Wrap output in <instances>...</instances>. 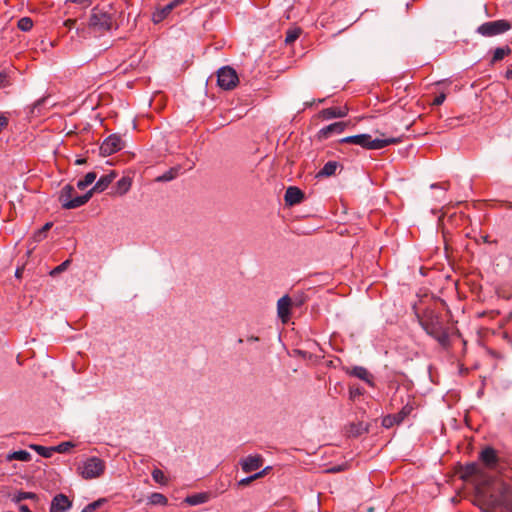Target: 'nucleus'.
<instances>
[{
    "label": "nucleus",
    "mask_w": 512,
    "mask_h": 512,
    "mask_svg": "<svg viewBox=\"0 0 512 512\" xmlns=\"http://www.w3.org/2000/svg\"><path fill=\"white\" fill-rule=\"evenodd\" d=\"M395 424H400V422L398 421L397 417L395 414L393 415H387L383 418L382 420V425L385 427V428H390L392 427L393 425Z\"/></svg>",
    "instance_id": "nucleus-33"
},
{
    "label": "nucleus",
    "mask_w": 512,
    "mask_h": 512,
    "mask_svg": "<svg viewBox=\"0 0 512 512\" xmlns=\"http://www.w3.org/2000/svg\"><path fill=\"white\" fill-rule=\"evenodd\" d=\"M506 77H507L508 79H512V70H508V71L506 72Z\"/></svg>",
    "instance_id": "nucleus-49"
},
{
    "label": "nucleus",
    "mask_w": 512,
    "mask_h": 512,
    "mask_svg": "<svg viewBox=\"0 0 512 512\" xmlns=\"http://www.w3.org/2000/svg\"><path fill=\"white\" fill-rule=\"evenodd\" d=\"M431 189L439 190V193H437L434 198L438 202H444L445 201V193L448 189V186L446 183H433L431 184Z\"/></svg>",
    "instance_id": "nucleus-24"
},
{
    "label": "nucleus",
    "mask_w": 512,
    "mask_h": 512,
    "mask_svg": "<svg viewBox=\"0 0 512 512\" xmlns=\"http://www.w3.org/2000/svg\"><path fill=\"white\" fill-rule=\"evenodd\" d=\"M412 410H413V406H412L411 404L407 403L406 405H404V406L402 407V409H401L398 413H396V414H395V415H396V417H397V419H398V421H399L400 423H401V422H403V421H404V419H405L408 415H410V413L412 412Z\"/></svg>",
    "instance_id": "nucleus-30"
},
{
    "label": "nucleus",
    "mask_w": 512,
    "mask_h": 512,
    "mask_svg": "<svg viewBox=\"0 0 512 512\" xmlns=\"http://www.w3.org/2000/svg\"><path fill=\"white\" fill-rule=\"evenodd\" d=\"M420 324L425 332L445 346L449 342V335L442 322L436 316L421 320Z\"/></svg>",
    "instance_id": "nucleus-4"
},
{
    "label": "nucleus",
    "mask_w": 512,
    "mask_h": 512,
    "mask_svg": "<svg viewBox=\"0 0 512 512\" xmlns=\"http://www.w3.org/2000/svg\"><path fill=\"white\" fill-rule=\"evenodd\" d=\"M19 510L21 512H32L27 505H20Z\"/></svg>",
    "instance_id": "nucleus-47"
},
{
    "label": "nucleus",
    "mask_w": 512,
    "mask_h": 512,
    "mask_svg": "<svg viewBox=\"0 0 512 512\" xmlns=\"http://www.w3.org/2000/svg\"><path fill=\"white\" fill-rule=\"evenodd\" d=\"M84 162H85V160H84V159H79V160H77V161H76V163H77V164H79V165H80V164H83Z\"/></svg>",
    "instance_id": "nucleus-51"
},
{
    "label": "nucleus",
    "mask_w": 512,
    "mask_h": 512,
    "mask_svg": "<svg viewBox=\"0 0 512 512\" xmlns=\"http://www.w3.org/2000/svg\"><path fill=\"white\" fill-rule=\"evenodd\" d=\"M9 75L5 71L0 72V88H6L10 86Z\"/></svg>",
    "instance_id": "nucleus-40"
},
{
    "label": "nucleus",
    "mask_w": 512,
    "mask_h": 512,
    "mask_svg": "<svg viewBox=\"0 0 512 512\" xmlns=\"http://www.w3.org/2000/svg\"><path fill=\"white\" fill-rule=\"evenodd\" d=\"M105 468V462L101 458L92 456L82 461L77 470L83 479L90 480L100 477Z\"/></svg>",
    "instance_id": "nucleus-5"
},
{
    "label": "nucleus",
    "mask_w": 512,
    "mask_h": 512,
    "mask_svg": "<svg viewBox=\"0 0 512 512\" xmlns=\"http://www.w3.org/2000/svg\"><path fill=\"white\" fill-rule=\"evenodd\" d=\"M123 148V141L119 135L108 136L100 146V154L103 156L112 155Z\"/></svg>",
    "instance_id": "nucleus-9"
},
{
    "label": "nucleus",
    "mask_w": 512,
    "mask_h": 512,
    "mask_svg": "<svg viewBox=\"0 0 512 512\" xmlns=\"http://www.w3.org/2000/svg\"><path fill=\"white\" fill-rule=\"evenodd\" d=\"M206 501L207 495L203 493L191 495L186 498V502L193 506L205 503Z\"/></svg>",
    "instance_id": "nucleus-28"
},
{
    "label": "nucleus",
    "mask_w": 512,
    "mask_h": 512,
    "mask_svg": "<svg viewBox=\"0 0 512 512\" xmlns=\"http://www.w3.org/2000/svg\"><path fill=\"white\" fill-rule=\"evenodd\" d=\"M292 300L288 295H284L277 302V314L283 323H287L290 319V308Z\"/></svg>",
    "instance_id": "nucleus-12"
},
{
    "label": "nucleus",
    "mask_w": 512,
    "mask_h": 512,
    "mask_svg": "<svg viewBox=\"0 0 512 512\" xmlns=\"http://www.w3.org/2000/svg\"><path fill=\"white\" fill-rule=\"evenodd\" d=\"M19 273H20V270H19V269H17V271H16V276H17V277L19 276Z\"/></svg>",
    "instance_id": "nucleus-52"
},
{
    "label": "nucleus",
    "mask_w": 512,
    "mask_h": 512,
    "mask_svg": "<svg viewBox=\"0 0 512 512\" xmlns=\"http://www.w3.org/2000/svg\"><path fill=\"white\" fill-rule=\"evenodd\" d=\"M89 25L97 31H108L112 28L113 17L110 13L95 7L92 9Z\"/></svg>",
    "instance_id": "nucleus-7"
},
{
    "label": "nucleus",
    "mask_w": 512,
    "mask_h": 512,
    "mask_svg": "<svg viewBox=\"0 0 512 512\" xmlns=\"http://www.w3.org/2000/svg\"><path fill=\"white\" fill-rule=\"evenodd\" d=\"M106 502V499L104 498H101V499H98L92 503H89L84 509L82 512H91V511H94L96 510L97 508H99L103 503Z\"/></svg>",
    "instance_id": "nucleus-37"
},
{
    "label": "nucleus",
    "mask_w": 512,
    "mask_h": 512,
    "mask_svg": "<svg viewBox=\"0 0 512 512\" xmlns=\"http://www.w3.org/2000/svg\"><path fill=\"white\" fill-rule=\"evenodd\" d=\"M52 226V223H46L42 229L39 231L38 235L39 237H41L42 235L44 236V234L51 228Z\"/></svg>",
    "instance_id": "nucleus-45"
},
{
    "label": "nucleus",
    "mask_w": 512,
    "mask_h": 512,
    "mask_svg": "<svg viewBox=\"0 0 512 512\" xmlns=\"http://www.w3.org/2000/svg\"><path fill=\"white\" fill-rule=\"evenodd\" d=\"M93 1L94 0H66V2H71V3L77 4V5L81 6L82 8L89 7L93 3Z\"/></svg>",
    "instance_id": "nucleus-41"
},
{
    "label": "nucleus",
    "mask_w": 512,
    "mask_h": 512,
    "mask_svg": "<svg viewBox=\"0 0 512 512\" xmlns=\"http://www.w3.org/2000/svg\"><path fill=\"white\" fill-rule=\"evenodd\" d=\"M342 144H354L360 146L367 150H380L386 146L391 144H395L399 142L397 138H385V139H372L370 134H357L352 136H347L339 140Z\"/></svg>",
    "instance_id": "nucleus-2"
},
{
    "label": "nucleus",
    "mask_w": 512,
    "mask_h": 512,
    "mask_svg": "<svg viewBox=\"0 0 512 512\" xmlns=\"http://www.w3.org/2000/svg\"><path fill=\"white\" fill-rule=\"evenodd\" d=\"M37 498V495L33 492H24V491H19L18 493H16L13 497V500L17 503H20L21 501L25 500V499H36Z\"/></svg>",
    "instance_id": "nucleus-31"
},
{
    "label": "nucleus",
    "mask_w": 512,
    "mask_h": 512,
    "mask_svg": "<svg viewBox=\"0 0 512 512\" xmlns=\"http://www.w3.org/2000/svg\"><path fill=\"white\" fill-rule=\"evenodd\" d=\"M117 174L115 171H111L108 174H105L101 176L98 181L95 183V185L88 191L91 192V197L93 196V193L97 192H103L108 188V186L113 182V180L116 178Z\"/></svg>",
    "instance_id": "nucleus-13"
},
{
    "label": "nucleus",
    "mask_w": 512,
    "mask_h": 512,
    "mask_svg": "<svg viewBox=\"0 0 512 512\" xmlns=\"http://www.w3.org/2000/svg\"><path fill=\"white\" fill-rule=\"evenodd\" d=\"M75 188L72 185H65L59 194V202L64 209H76L86 204L91 199V192L83 195H74Z\"/></svg>",
    "instance_id": "nucleus-3"
},
{
    "label": "nucleus",
    "mask_w": 512,
    "mask_h": 512,
    "mask_svg": "<svg viewBox=\"0 0 512 512\" xmlns=\"http://www.w3.org/2000/svg\"><path fill=\"white\" fill-rule=\"evenodd\" d=\"M304 199V193L296 186H290L286 189L284 200L287 205L293 206L299 204Z\"/></svg>",
    "instance_id": "nucleus-15"
},
{
    "label": "nucleus",
    "mask_w": 512,
    "mask_h": 512,
    "mask_svg": "<svg viewBox=\"0 0 512 512\" xmlns=\"http://www.w3.org/2000/svg\"><path fill=\"white\" fill-rule=\"evenodd\" d=\"M17 27L23 32H28L33 27V21L30 17H22L18 20Z\"/></svg>",
    "instance_id": "nucleus-29"
},
{
    "label": "nucleus",
    "mask_w": 512,
    "mask_h": 512,
    "mask_svg": "<svg viewBox=\"0 0 512 512\" xmlns=\"http://www.w3.org/2000/svg\"><path fill=\"white\" fill-rule=\"evenodd\" d=\"M347 113L348 108L346 106H335L323 109L320 115L323 119L330 120L333 118H343Z\"/></svg>",
    "instance_id": "nucleus-17"
},
{
    "label": "nucleus",
    "mask_w": 512,
    "mask_h": 512,
    "mask_svg": "<svg viewBox=\"0 0 512 512\" xmlns=\"http://www.w3.org/2000/svg\"><path fill=\"white\" fill-rule=\"evenodd\" d=\"M330 471L338 472V471H340V467H333V468L330 469Z\"/></svg>",
    "instance_id": "nucleus-50"
},
{
    "label": "nucleus",
    "mask_w": 512,
    "mask_h": 512,
    "mask_svg": "<svg viewBox=\"0 0 512 512\" xmlns=\"http://www.w3.org/2000/svg\"><path fill=\"white\" fill-rule=\"evenodd\" d=\"M31 458H32L31 454L26 450H19V451L11 452L6 457V459L8 461L18 460V461H22V462H28L31 460Z\"/></svg>",
    "instance_id": "nucleus-22"
},
{
    "label": "nucleus",
    "mask_w": 512,
    "mask_h": 512,
    "mask_svg": "<svg viewBox=\"0 0 512 512\" xmlns=\"http://www.w3.org/2000/svg\"><path fill=\"white\" fill-rule=\"evenodd\" d=\"M238 82H239L238 75L233 68H231L229 66H225L218 70L217 83L220 88H222L224 90H231L234 87H236Z\"/></svg>",
    "instance_id": "nucleus-8"
},
{
    "label": "nucleus",
    "mask_w": 512,
    "mask_h": 512,
    "mask_svg": "<svg viewBox=\"0 0 512 512\" xmlns=\"http://www.w3.org/2000/svg\"><path fill=\"white\" fill-rule=\"evenodd\" d=\"M72 447H74V444L72 442H62V443L58 444L57 446H54V452L66 453Z\"/></svg>",
    "instance_id": "nucleus-36"
},
{
    "label": "nucleus",
    "mask_w": 512,
    "mask_h": 512,
    "mask_svg": "<svg viewBox=\"0 0 512 512\" xmlns=\"http://www.w3.org/2000/svg\"><path fill=\"white\" fill-rule=\"evenodd\" d=\"M300 29H291L288 30L285 37V42L287 44L293 43L300 35Z\"/></svg>",
    "instance_id": "nucleus-34"
},
{
    "label": "nucleus",
    "mask_w": 512,
    "mask_h": 512,
    "mask_svg": "<svg viewBox=\"0 0 512 512\" xmlns=\"http://www.w3.org/2000/svg\"><path fill=\"white\" fill-rule=\"evenodd\" d=\"M9 119L8 117L0 112V132L8 126Z\"/></svg>",
    "instance_id": "nucleus-42"
},
{
    "label": "nucleus",
    "mask_w": 512,
    "mask_h": 512,
    "mask_svg": "<svg viewBox=\"0 0 512 512\" xmlns=\"http://www.w3.org/2000/svg\"><path fill=\"white\" fill-rule=\"evenodd\" d=\"M185 1L186 0H173L165 6L157 8L152 14V21L155 24L162 22L176 7L182 5Z\"/></svg>",
    "instance_id": "nucleus-10"
},
{
    "label": "nucleus",
    "mask_w": 512,
    "mask_h": 512,
    "mask_svg": "<svg viewBox=\"0 0 512 512\" xmlns=\"http://www.w3.org/2000/svg\"><path fill=\"white\" fill-rule=\"evenodd\" d=\"M249 483H250V482H249V480H248V478H247V477H246V478L241 479V480L238 482V484H239L240 486H246V485H248Z\"/></svg>",
    "instance_id": "nucleus-46"
},
{
    "label": "nucleus",
    "mask_w": 512,
    "mask_h": 512,
    "mask_svg": "<svg viewBox=\"0 0 512 512\" xmlns=\"http://www.w3.org/2000/svg\"><path fill=\"white\" fill-rule=\"evenodd\" d=\"M152 478L155 482L159 483V484H165L166 483V478H165V475L164 473L158 469V468H155L153 471H152Z\"/></svg>",
    "instance_id": "nucleus-35"
},
{
    "label": "nucleus",
    "mask_w": 512,
    "mask_h": 512,
    "mask_svg": "<svg viewBox=\"0 0 512 512\" xmlns=\"http://www.w3.org/2000/svg\"><path fill=\"white\" fill-rule=\"evenodd\" d=\"M71 507V501L64 494L56 495L50 506V512H66Z\"/></svg>",
    "instance_id": "nucleus-14"
},
{
    "label": "nucleus",
    "mask_w": 512,
    "mask_h": 512,
    "mask_svg": "<svg viewBox=\"0 0 512 512\" xmlns=\"http://www.w3.org/2000/svg\"><path fill=\"white\" fill-rule=\"evenodd\" d=\"M351 375L365 381L368 385L374 386L373 376L362 366H355L351 370Z\"/></svg>",
    "instance_id": "nucleus-19"
},
{
    "label": "nucleus",
    "mask_w": 512,
    "mask_h": 512,
    "mask_svg": "<svg viewBox=\"0 0 512 512\" xmlns=\"http://www.w3.org/2000/svg\"><path fill=\"white\" fill-rule=\"evenodd\" d=\"M30 447L35 450L40 456L45 458H50L54 453V446L53 447H46L42 445H30Z\"/></svg>",
    "instance_id": "nucleus-26"
},
{
    "label": "nucleus",
    "mask_w": 512,
    "mask_h": 512,
    "mask_svg": "<svg viewBox=\"0 0 512 512\" xmlns=\"http://www.w3.org/2000/svg\"><path fill=\"white\" fill-rule=\"evenodd\" d=\"M70 260L67 259L65 260L64 262H62L60 265H58L57 267H55L51 272H50V275L51 276H55L63 271H65L69 265H70Z\"/></svg>",
    "instance_id": "nucleus-38"
},
{
    "label": "nucleus",
    "mask_w": 512,
    "mask_h": 512,
    "mask_svg": "<svg viewBox=\"0 0 512 512\" xmlns=\"http://www.w3.org/2000/svg\"><path fill=\"white\" fill-rule=\"evenodd\" d=\"M259 340V338L257 336H250L248 337L247 341L248 342H257Z\"/></svg>",
    "instance_id": "nucleus-48"
},
{
    "label": "nucleus",
    "mask_w": 512,
    "mask_h": 512,
    "mask_svg": "<svg viewBox=\"0 0 512 512\" xmlns=\"http://www.w3.org/2000/svg\"><path fill=\"white\" fill-rule=\"evenodd\" d=\"M131 184H132V181L129 177H122L116 183V186L114 188V194H117L120 196L126 194L129 191Z\"/></svg>",
    "instance_id": "nucleus-20"
},
{
    "label": "nucleus",
    "mask_w": 512,
    "mask_h": 512,
    "mask_svg": "<svg viewBox=\"0 0 512 512\" xmlns=\"http://www.w3.org/2000/svg\"><path fill=\"white\" fill-rule=\"evenodd\" d=\"M465 472L469 476L477 475L480 473L479 465L477 463L467 464L465 467Z\"/></svg>",
    "instance_id": "nucleus-39"
},
{
    "label": "nucleus",
    "mask_w": 512,
    "mask_h": 512,
    "mask_svg": "<svg viewBox=\"0 0 512 512\" xmlns=\"http://www.w3.org/2000/svg\"><path fill=\"white\" fill-rule=\"evenodd\" d=\"M446 99V95L444 93H440L439 95H437L433 101V104L434 105H441Z\"/></svg>",
    "instance_id": "nucleus-43"
},
{
    "label": "nucleus",
    "mask_w": 512,
    "mask_h": 512,
    "mask_svg": "<svg viewBox=\"0 0 512 512\" xmlns=\"http://www.w3.org/2000/svg\"><path fill=\"white\" fill-rule=\"evenodd\" d=\"M339 163L336 161H328L323 168L318 172V177H329L336 173Z\"/></svg>",
    "instance_id": "nucleus-21"
},
{
    "label": "nucleus",
    "mask_w": 512,
    "mask_h": 512,
    "mask_svg": "<svg viewBox=\"0 0 512 512\" xmlns=\"http://www.w3.org/2000/svg\"><path fill=\"white\" fill-rule=\"evenodd\" d=\"M511 29V24L505 19L488 21L477 28V33L484 37H493L503 34Z\"/></svg>",
    "instance_id": "nucleus-6"
},
{
    "label": "nucleus",
    "mask_w": 512,
    "mask_h": 512,
    "mask_svg": "<svg viewBox=\"0 0 512 512\" xmlns=\"http://www.w3.org/2000/svg\"><path fill=\"white\" fill-rule=\"evenodd\" d=\"M178 173V168H172L169 171L165 172L163 175L157 178V181H171L173 180Z\"/></svg>",
    "instance_id": "nucleus-32"
},
{
    "label": "nucleus",
    "mask_w": 512,
    "mask_h": 512,
    "mask_svg": "<svg viewBox=\"0 0 512 512\" xmlns=\"http://www.w3.org/2000/svg\"><path fill=\"white\" fill-rule=\"evenodd\" d=\"M263 459L259 455H249L241 461L242 470L250 473L258 470L262 466Z\"/></svg>",
    "instance_id": "nucleus-16"
},
{
    "label": "nucleus",
    "mask_w": 512,
    "mask_h": 512,
    "mask_svg": "<svg viewBox=\"0 0 512 512\" xmlns=\"http://www.w3.org/2000/svg\"><path fill=\"white\" fill-rule=\"evenodd\" d=\"M476 500L485 512H512V490L505 483L477 488Z\"/></svg>",
    "instance_id": "nucleus-1"
},
{
    "label": "nucleus",
    "mask_w": 512,
    "mask_h": 512,
    "mask_svg": "<svg viewBox=\"0 0 512 512\" xmlns=\"http://www.w3.org/2000/svg\"><path fill=\"white\" fill-rule=\"evenodd\" d=\"M97 178V174L95 172H88L83 179L78 180L77 187L80 190H84L86 187L91 185Z\"/></svg>",
    "instance_id": "nucleus-25"
},
{
    "label": "nucleus",
    "mask_w": 512,
    "mask_h": 512,
    "mask_svg": "<svg viewBox=\"0 0 512 512\" xmlns=\"http://www.w3.org/2000/svg\"><path fill=\"white\" fill-rule=\"evenodd\" d=\"M512 53V49L509 46L498 47L494 50L493 57L491 59V64H494L500 60H502L505 56Z\"/></svg>",
    "instance_id": "nucleus-23"
},
{
    "label": "nucleus",
    "mask_w": 512,
    "mask_h": 512,
    "mask_svg": "<svg viewBox=\"0 0 512 512\" xmlns=\"http://www.w3.org/2000/svg\"><path fill=\"white\" fill-rule=\"evenodd\" d=\"M479 459L489 469H495L499 463L497 452L492 447L484 448L480 452Z\"/></svg>",
    "instance_id": "nucleus-11"
},
{
    "label": "nucleus",
    "mask_w": 512,
    "mask_h": 512,
    "mask_svg": "<svg viewBox=\"0 0 512 512\" xmlns=\"http://www.w3.org/2000/svg\"><path fill=\"white\" fill-rule=\"evenodd\" d=\"M266 470H267V468L263 469L260 472L255 473L251 476H248L247 478H248L249 482L251 483L253 480H256V479L262 477L265 474Z\"/></svg>",
    "instance_id": "nucleus-44"
},
{
    "label": "nucleus",
    "mask_w": 512,
    "mask_h": 512,
    "mask_svg": "<svg viewBox=\"0 0 512 512\" xmlns=\"http://www.w3.org/2000/svg\"><path fill=\"white\" fill-rule=\"evenodd\" d=\"M148 501L152 505H166L167 504V498L165 497V495L158 493V492L152 493L149 496Z\"/></svg>",
    "instance_id": "nucleus-27"
},
{
    "label": "nucleus",
    "mask_w": 512,
    "mask_h": 512,
    "mask_svg": "<svg viewBox=\"0 0 512 512\" xmlns=\"http://www.w3.org/2000/svg\"><path fill=\"white\" fill-rule=\"evenodd\" d=\"M346 126H347V123H345V122L332 123V124L325 126L319 130V137L326 139L332 134H340L344 131Z\"/></svg>",
    "instance_id": "nucleus-18"
}]
</instances>
